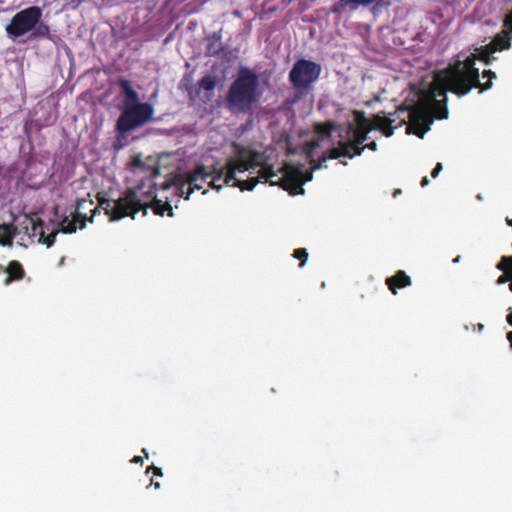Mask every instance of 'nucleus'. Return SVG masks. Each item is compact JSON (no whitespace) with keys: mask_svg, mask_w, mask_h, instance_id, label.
I'll use <instances>...</instances> for the list:
<instances>
[{"mask_svg":"<svg viewBox=\"0 0 512 512\" xmlns=\"http://www.w3.org/2000/svg\"><path fill=\"white\" fill-rule=\"evenodd\" d=\"M148 160L153 161L154 164H145L139 155L130 160L131 173L135 174L137 170L144 173L141 185L130 188V218L134 219L139 212L145 216L148 208H151L156 215L163 216L168 211V215L173 216L171 205L156 198L153 180L160 174V168L154 159L148 158Z\"/></svg>","mask_w":512,"mask_h":512,"instance_id":"nucleus-1","label":"nucleus"},{"mask_svg":"<svg viewBox=\"0 0 512 512\" xmlns=\"http://www.w3.org/2000/svg\"><path fill=\"white\" fill-rule=\"evenodd\" d=\"M98 206L92 210V216L87 217L81 212L88 202L86 199H79L77 201L76 210L71 214V219L64 217L59 223L60 230L63 233H75L78 228L83 229L86 222H92L93 217L100 211L109 217V221H118L128 216V190L123 192L118 199L111 198L106 191H100L96 195Z\"/></svg>","mask_w":512,"mask_h":512,"instance_id":"nucleus-2","label":"nucleus"},{"mask_svg":"<svg viewBox=\"0 0 512 512\" xmlns=\"http://www.w3.org/2000/svg\"><path fill=\"white\" fill-rule=\"evenodd\" d=\"M476 60V55L471 54L463 61L456 60L445 68L446 72L450 74V79L458 84L453 89L458 97L467 95L473 88H478L480 92H484L493 86V80L497 77L496 73L492 70H484L482 77L487 78V81L482 83L479 79V69L475 67Z\"/></svg>","mask_w":512,"mask_h":512,"instance_id":"nucleus-3","label":"nucleus"},{"mask_svg":"<svg viewBox=\"0 0 512 512\" xmlns=\"http://www.w3.org/2000/svg\"><path fill=\"white\" fill-rule=\"evenodd\" d=\"M259 77L250 68L242 67L236 79L231 83L226 104L230 111L248 113L260 100Z\"/></svg>","mask_w":512,"mask_h":512,"instance_id":"nucleus-4","label":"nucleus"},{"mask_svg":"<svg viewBox=\"0 0 512 512\" xmlns=\"http://www.w3.org/2000/svg\"><path fill=\"white\" fill-rule=\"evenodd\" d=\"M226 175L225 166L219 167V163H215L211 166H206L204 164H197L195 169L192 172H188L185 174V181L180 187L181 195H184V188H187L185 198L188 199L190 194L195 190H200L203 188L202 185H198V181L201 180L206 182L208 178L212 177V180L209 182V187L220 190L224 185V178Z\"/></svg>","mask_w":512,"mask_h":512,"instance_id":"nucleus-5","label":"nucleus"},{"mask_svg":"<svg viewBox=\"0 0 512 512\" xmlns=\"http://www.w3.org/2000/svg\"><path fill=\"white\" fill-rule=\"evenodd\" d=\"M457 85L450 79V74L445 69L435 74L427 94V106L431 108L437 119H446L448 117L446 93L449 91L455 94L453 89Z\"/></svg>","mask_w":512,"mask_h":512,"instance_id":"nucleus-6","label":"nucleus"},{"mask_svg":"<svg viewBox=\"0 0 512 512\" xmlns=\"http://www.w3.org/2000/svg\"><path fill=\"white\" fill-rule=\"evenodd\" d=\"M233 147L235 155L228 158L224 165L226 168L224 183L226 184H230L233 180L237 179V172L243 173L257 167L261 169L265 165L261 161L262 153L237 143H234Z\"/></svg>","mask_w":512,"mask_h":512,"instance_id":"nucleus-7","label":"nucleus"},{"mask_svg":"<svg viewBox=\"0 0 512 512\" xmlns=\"http://www.w3.org/2000/svg\"><path fill=\"white\" fill-rule=\"evenodd\" d=\"M111 89L119 92V95L113 100V105L121 111L116 124L118 134L113 143V149L117 152L128 144V79L121 77L112 84Z\"/></svg>","mask_w":512,"mask_h":512,"instance_id":"nucleus-8","label":"nucleus"},{"mask_svg":"<svg viewBox=\"0 0 512 512\" xmlns=\"http://www.w3.org/2000/svg\"><path fill=\"white\" fill-rule=\"evenodd\" d=\"M321 71L322 67L320 64L301 58L293 64L288 78L294 89L306 92L319 79Z\"/></svg>","mask_w":512,"mask_h":512,"instance_id":"nucleus-9","label":"nucleus"},{"mask_svg":"<svg viewBox=\"0 0 512 512\" xmlns=\"http://www.w3.org/2000/svg\"><path fill=\"white\" fill-rule=\"evenodd\" d=\"M278 172L282 173V176L278 177L279 187L291 195H298L304 193L303 185L312 180L314 171L311 167L310 171L303 172L301 165L286 162Z\"/></svg>","mask_w":512,"mask_h":512,"instance_id":"nucleus-10","label":"nucleus"},{"mask_svg":"<svg viewBox=\"0 0 512 512\" xmlns=\"http://www.w3.org/2000/svg\"><path fill=\"white\" fill-rule=\"evenodd\" d=\"M42 17V10L38 6H30L17 12L6 26L7 35L15 40L27 33H31Z\"/></svg>","mask_w":512,"mask_h":512,"instance_id":"nucleus-11","label":"nucleus"},{"mask_svg":"<svg viewBox=\"0 0 512 512\" xmlns=\"http://www.w3.org/2000/svg\"><path fill=\"white\" fill-rule=\"evenodd\" d=\"M432 113L433 111L431 108L422 102L414 105L409 110V124L407 126V132L423 138L433 122Z\"/></svg>","mask_w":512,"mask_h":512,"instance_id":"nucleus-12","label":"nucleus"},{"mask_svg":"<svg viewBox=\"0 0 512 512\" xmlns=\"http://www.w3.org/2000/svg\"><path fill=\"white\" fill-rule=\"evenodd\" d=\"M138 99V93L130 87V131L153 120V106L149 103H139Z\"/></svg>","mask_w":512,"mask_h":512,"instance_id":"nucleus-13","label":"nucleus"},{"mask_svg":"<svg viewBox=\"0 0 512 512\" xmlns=\"http://www.w3.org/2000/svg\"><path fill=\"white\" fill-rule=\"evenodd\" d=\"M259 182H268L271 186H279L278 172L273 169L272 165L265 164L258 171L256 177H251L247 180H233L231 183L233 186L240 188L242 191H251Z\"/></svg>","mask_w":512,"mask_h":512,"instance_id":"nucleus-14","label":"nucleus"},{"mask_svg":"<svg viewBox=\"0 0 512 512\" xmlns=\"http://www.w3.org/2000/svg\"><path fill=\"white\" fill-rule=\"evenodd\" d=\"M15 224H12L13 233L15 237L18 235H26L29 238L37 237L38 231L43 228V220L37 216L23 215L15 219Z\"/></svg>","mask_w":512,"mask_h":512,"instance_id":"nucleus-15","label":"nucleus"},{"mask_svg":"<svg viewBox=\"0 0 512 512\" xmlns=\"http://www.w3.org/2000/svg\"><path fill=\"white\" fill-rule=\"evenodd\" d=\"M396 121L395 118H390L385 115V112H380L373 116L372 120H369V126L372 130H380L386 137H390L394 133V127L392 124Z\"/></svg>","mask_w":512,"mask_h":512,"instance_id":"nucleus-16","label":"nucleus"},{"mask_svg":"<svg viewBox=\"0 0 512 512\" xmlns=\"http://www.w3.org/2000/svg\"><path fill=\"white\" fill-rule=\"evenodd\" d=\"M511 41L512 29L503 26V29L489 43V49L492 52L508 50L511 48Z\"/></svg>","mask_w":512,"mask_h":512,"instance_id":"nucleus-17","label":"nucleus"},{"mask_svg":"<svg viewBox=\"0 0 512 512\" xmlns=\"http://www.w3.org/2000/svg\"><path fill=\"white\" fill-rule=\"evenodd\" d=\"M340 157H348L353 158V154H351L346 148V142H339L338 147L332 148L328 154L324 153L316 164L313 165L312 171H316L322 168L323 164L328 159H338Z\"/></svg>","mask_w":512,"mask_h":512,"instance_id":"nucleus-18","label":"nucleus"},{"mask_svg":"<svg viewBox=\"0 0 512 512\" xmlns=\"http://www.w3.org/2000/svg\"><path fill=\"white\" fill-rule=\"evenodd\" d=\"M6 278L4 285H10L13 282L21 281L24 279L26 272L23 265L17 260H11L4 269Z\"/></svg>","mask_w":512,"mask_h":512,"instance_id":"nucleus-19","label":"nucleus"},{"mask_svg":"<svg viewBox=\"0 0 512 512\" xmlns=\"http://www.w3.org/2000/svg\"><path fill=\"white\" fill-rule=\"evenodd\" d=\"M358 128L353 131V140L356 144H363L367 140L368 133L372 130L369 126V119L364 115V112H355Z\"/></svg>","mask_w":512,"mask_h":512,"instance_id":"nucleus-20","label":"nucleus"},{"mask_svg":"<svg viewBox=\"0 0 512 512\" xmlns=\"http://www.w3.org/2000/svg\"><path fill=\"white\" fill-rule=\"evenodd\" d=\"M386 285L393 294H396L397 289L411 285V278L405 273V271L399 270L393 276L386 279Z\"/></svg>","mask_w":512,"mask_h":512,"instance_id":"nucleus-21","label":"nucleus"},{"mask_svg":"<svg viewBox=\"0 0 512 512\" xmlns=\"http://www.w3.org/2000/svg\"><path fill=\"white\" fill-rule=\"evenodd\" d=\"M369 0H338L331 8L330 13L342 15L347 9L356 10L359 6H366Z\"/></svg>","mask_w":512,"mask_h":512,"instance_id":"nucleus-22","label":"nucleus"},{"mask_svg":"<svg viewBox=\"0 0 512 512\" xmlns=\"http://www.w3.org/2000/svg\"><path fill=\"white\" fill-rule=\"evenodd\" d=\"M14 238L15 233H13L12 224H0V245L11 247Z\"/></svg>","mask_w":512,"mask_h":512,"instance_id":"nucleus-23","label":"nucleus"},{"mask_svg":"<svg viewBox=\"0 0 512 512\" xmlns=\"http://www.w3.org/2000/svg\"><path fill=\"white\" fill-rule=\"evenodd\" d=\"M321 146L319 139H313L311 141H308L303 146V152L306 155V158L310 165H314L318 162V160L315 159V151Z\"/></svg>","mask_w":512,"mask_h":512,"instance_id":"nucleus-24","label":"nucleus"},{"mask_svg":"<svg viewBox=\"0 0 512 512\" xmlns=\"http://www.w3.org/2000/svg\"><path fill=\"white\" fill-rule=\"evenodd\" d=\"M40 38H51L49 26L44 22H41V20L38 22V24L34 27V29L31 31L29 35V39L31 40Z\"/></svg>","mask_w":512,"mask_h":512,"instance_id":"nucleus-25","label":"nucleus"},{"mask_svg":"<svg viewBox=\"0 0 512 512\" xmlns=\"http://www.w3.org/2000/svg\"><path fill=\"white\" fill-rule=\"evenodd\" d=\"M58 229H53L47 236L45 235V225L43 224V228L41 231H38L37 238L39 243L45 244L48 248H50L56 240V236L58 234Z\"/></svg>","mask_w":512,"mask_h":512,"instance_id":"nucleus-26","label":"nucleus"},{"mask_svg":"<svg viewBox=\"0 0 512 512\" xmlns=\"http://www.w3.org/2000/svg\"><path fill=\"white\" fill-rule=\"evenodd\" d=\"M495 52L490 51L489 44L481 46L476 49L477 60L484 62L486 65H490L496 58L493 56Z\"/></svg>","mask_w":512,"mask_h":512,"instance_id":"nucleus-27","label":"nucleus"},{"mask_svg":"<svg viewBox=\"0 0 512 512\" xmlns=\"http://www.w3.org/2000/svg\"><path fill=\"white\" fill-rule=\"evenodd\" d=\"M335 125L333 122L327 121L324 123H316L314 125L315 132L322 138L330 137L333 132Z\"/></svg>","mask_w":512,"mask_h":512,"instance_id":"nucleus-28","label":"nucleus"},{"mask_svg":"<svg viewBox=\"0 0 512 512\" xmlns=\"http://www.w3.org/2000/svg\"><path fill=\"white\" fill-rule=\"evenodd\" d=\"M217 85V78L213 75H205L198 81V86L200 89L205 91H213Z\"/></svg>","mask_w":512,"mask_h":512,"instance_id":"nucleus-29","label":"nucleus"},{"mask_svg":"<svg viewBox=\"0 0 512 512\" xmlns=\"http://www.w3.org/2000/svg\"><path fill=\"white\" fill-rule=\"evenodd\" d=\"M223 50L222 42L219 38H215L206 47V55L216 56Z\"/></svg>","mask_w":512,"mask_h":512,"instance_id":"nucleus-30","label":"nucleus"},{"mask_svg":"<svg viewBox=\"0 0 512 512\" xmlns=\"http://www.w3.org/2000/svg\"><path fill=\"white\" fill-rule=\"evenodd\" d=\"M346 148L351 154H353V157H354V156H360L363 153V151L365 149V145L356 144V141H349V142H346Z\"/></svg>","mask_w":512,"mask_h":512,"instance_id":"nucleus-31","label":"nucleus"},{"mask_svg":"<svg viewBox=\"0 0 512 512\" xmlns=\"http://www.w3.org/2000/svg\"><path fill=\"white\" fill-rule=\"evenodd\" d=\"M293 257L300 260V267H303L308 259V252L305 248L295 249L293 252Z\"/></svg>","mask_w":512,"mask_h":512,"instance_id":"nucleus-32","label":"nucleus"},{"mask_svg":"<svg viewBox=\"0 0 512 512\" xmlns=\"http://www.w3.org/2000/svg\"><path fill=\"white\" fill-rule=\"evenodd\" d=\"M512 281V275H509L508 272H503L502 275H500L497 279V284H504V283H511Z\"/></svg>","mask_w":512,"mask_h":512,"instance_id":"nucleus-33","label":"nucleus"},{"mask_svg":"<svg viewBox=\"0 0 512 512\" xmlns=\"http://www.w3.org/2000/svg\"><path fill=\"white\" fill-rule=\"evenodd\" d=\"M442 169H443L442 164L441 163H437L435 168L431 172V176L433 178H436L438 176V174L442 171Z\"/></svg>","mask_w":512,"mask_h":512,"instance_id":"nucleus-34","label":"nucleus"},{"mask_svg":"<svg viewBox=\"0 0 512 512\" xmlns=\"http://www.w3.org/2000/svg\"><path fill=\"white\" fill-rule=\"evenodd\" d=\"M503 26L504 27H508L509 29H512V13L508 14L504 21H503Z\"/></svg>","mask_w":512,"mask_h":512,"instance_id":"nucleus-35","label":"nucleus"},{"mask_svg":"<svg viewBox=\"0 0 512 512\" xmlns=\"http://www.w3.org/2000/svg\"><path fill=\"white\" fill-rule=\"evenodd\" d=\"M370 149L372 151H376L377 150V143L375 141H372L368 144L365 145V149Z\"/></svg>","mask_w":512,"mask_h":512,"instance_id":"nucleus-36","label":"nucleus"},{"mask_svg":"<svg viewBox=\"0 0 512 512\" xmlns=\"http://www.w3.org/2000/svg\"><path fill=\"white\" fill-rule=\"evenodd\" d=\"M149 469H152V470H153V474H154V475H156V476H162L161 468H158V467H155V466H151Z\"/></svg>","mask_w":512,"mask_h":512,"instance_id":"nucleus-37","label":"nucleus"},{"mask_svg":"<svg viewBox=\"0 0 512 512\" xmlns=\"http://www.w3.org/2000/svg\"><path fill=\"white\" fill-rule=\"evenodd\" d=\"M428 183H429V179L427 178V176L423 177L421 180V186L425 187L426 185H428Z\"/></svg>","mask_w":512,"mask_h":512,"instance_id":"nucleus-38","label":"nucleus"},{"mask_svg":"<svg viewBox=\"0 0 512 512\" xmlns=\"http://www.w3.org/2000/svg\"><path fill=\"white\" fill-rule=\"evenodd\" d=\"M506 321L512 326V311L506 316Z\"/></svg>","mask_w":512,"mask_h":512,"instance_id":"nucleus-39","label":"nucleus"},{"mask_svg":"<svg viewBox=\"0 0 512 512\" xmlns=\"http://www.w3.org/2000/svg\"><path fill=\"white\" fill-rule=\"evenodd\" d=\"M398 112L405 113V112H407V109L406 108H399L397 111H395L393 114H391V116H394Z\"/></svg>","mask_w":512,"mask_h":512,"instance_id":"nucleus-40","label":"nucleus"},{"mask_svg":"<svg viewBox=\"0 0 512 512\" xmlns=\"http://www.w3.org/2000/svg\"><path fill=\"white\" fill-rule=\"evenodd\" d=\"M142 461V458L139 457V456H135L132 460H130V462H135V463H138V462H141Z\"/></svg>","mask_w":512,"mask_h":512,"instance_id":"nucleus-41","label":"nucleus"},{"mask_svg":"<svg viewBox=\"0 0 512 512\" xmlns=\"http://www.w3.org/2000/svg\"><path fill=\"white\" fill-rule=\"evenodd\" d=\"M507 339H508V341L510 342V345H511V347H512V331H510V332H508V333H507Z\"/></svg>","mask_w":512,"mask_h":512,"instance_id":"nucleus-42","label":"nucleus"},{"mask_svg":"<svg viewBox=\"0 0 512 512\" xmlns=\"http://www.w3.org/2000/svg\"><path fill=\"white\" fill-rule=\"evenodd\" d=\"M506 222L510 227H512V219L507 218Z\"/></svg>","mask_w":512,"mask_h":512,"instance_id":"nucleus-43","label":"nucleus"},{"mask_svg":"<svg viewBox=\"0 0 512 512\" xmlns=\"http://www.w3.org/2000/svg\"><path fill=\"white\" fill-rule=\"evenodd\" d=\"M377 0H369L367 3H366V6H369L371 5L372 3L376 2Z\"/></svg>","mask_w":512,"mask_h":512,"instance_id":"nucleus-44","label":"nucleus"},{"mask_svg":"<svg viewBox=\"0 0 512 512\" xmlns=\"http://www.w3.org/2000/svg\"><path fill=\"white\" fill-rule=\"evenodd\" d=\"M459 261H460V256L456 257V258L453 260V262H454V263H458Z\"/></svg>","mask_w":512,"mask_h":512,"instance_id":"nucleus-45","label":"nucleus"},{"mask_svg":"<svg viewBox=\"0 0 512 512\" xmlns=\"http://www.w3.org/2000/svg\"><path fill=\"white\" fill-rule=\"evenodd\" d=\"M4 269H5V267H3L2 265H0V273H1V272H4Z\"/></svg>","mask_w":512,"mask_h":512,"instance_id":"nucleus-46","label":"nucleus"},{"mask_svg":"<svg viewBox=\"0 0 512 512\" xmlns=\"http://www.w3.org/2000/svg\"><path fill=\"white\" fill-rule=\"evenodd\" d=\"M203 183H204V182H203V181H201V180H199V181H198V185H202V186H203Z\"/></svg>","mask_w":512,"mask_h":512,"instance_id":"nucleus-47","label":"nucleus"}]
</instances>
